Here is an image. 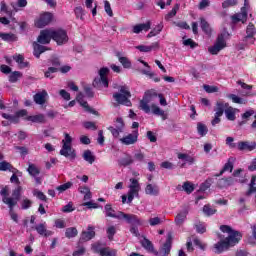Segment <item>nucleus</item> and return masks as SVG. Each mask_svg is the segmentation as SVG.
<instances>
[{
    "label": "nucleus",
    "mask_w": 256,
    "mask_h": 256,
    "mask_svg": "<svg viewBox=\"0 0 256 256\" xmlns=\"http://www.w3.org/2000/svg\"><path fill=\"white\" fill-rule=\"evenodd\" d=\"M11 169H13V166L9 162H0V171H11Z\"/></svg>",
    "instance_id": "bf43d9fd"
},
{
    "label": "nucleus",
    "mask_w": 256,
    "mask_h": 256,
    "mask_svg": "<svg viewBox=\"0 0 256 256\" xmlns=\"http://www.w3.org/2000/svg\"><path fill=\"white\" fill-rule=\"evenodd\" d=\"M203 87L206 93H217L219 91V87L217 86L204 85Z\"/></svg>",
    "instance_id": "69168bd1"
},
{
    "label": "nucleus",
    "mask_w": 256,
    "mask_h": 256,
    "mask_svg": "<svg viewBox=\"0 0 256 256\" xmlns=\"http://www.w3.org/2000/svg\"><path fill=\"white\" fill-rule=\"evenodd\" d=\"M117 233V230L115 229V226H110L107 229V235H108V239L110 241H113V237L114 235Z\"/></svg>",
    "instance_id": "680f3d73"
},
{
    "label": "nucleus",
    "mask_w": 256,
    "mask_h": 256,
    "mask_svg": "<svg viewBox=\"0 0 256 256\" xmlns=\"http://www.w3.org/2000/svg\"><path fill=\"white\" fill-rule=\"evenodd\" d=\"M4 203H5V205H8V207L10 209V217H11L12 221H15V223H18L19 216L17 215V213L13 212V207H15V205H17V201L13 200V199L4 198Z\"/></svg>",
    "instance_id": "2eb2a0df"
},
{
    "label": "nucleus",
    "mask_w": 256,
    "mask_h": 256,
    "mask_svg": "<svg viewBox=\"0 0 256 256\" xmlns=\"http://www.w3.org/2000/svg\"><path fill=\"white\" fill-rule=\"evenodd\" d=\"M57 71H59V68L49 67L48 70L44 72V77H46V79H53L55 77L53 74L57 73Z\"/></svg>",
    "instance_id": "37998d69"
},
{
    "label": "nucleus",
    "mask_w": 256,
    "mask_h": 256,
    "mask_svg": "<svg viewBox=\"0 0 256 256\" xmlns=\"http://www.w3.org/2000/svg\"><path fill=\"white\" fill-rule=\"evenodd\" d=\"M92 250L94 251V253H99L101 255V251H103V247L101 243L96 242L92 244Z\"/></svg>",
    "instance_id": "338daca9"
},
{
    "label": "nucleus",
    "mask_w": 256,
    "mask_h": 256,
    "mask_svg": "<svg viewBox=\"0 0 256 256\" xmlns=\"http://www.w3.org/2000/svg\"><path fill=\"white\" fill-rule=\"evenodd\" d=\"M187 215H189V211L184 210L182 212H179L175 217V223L178 226H181L187 221Z\"/></svg>",
    "instance_id": "4be33fe9"
},
{
    "label": "nucleus",
    "mask_w": 256,
    "mask_h": 256,
    "mask_svg": "<svg viewBox=\"0 0 256 256\" xmlns=\"http://www.w3.org/2000/svg\"><path fill=\"white\" fill-rule=\"evenodd\" d=\"M0 39H3V41H8L9 43H13L14 41H17V36L13 33L0 32Z\"/></svg>",
    "instance_id": "473e14b6"
},
{
    "label": "nucleus",
    "mask_w": 256,
    "mask_h": 256,
    "mask_svg": "<svg viewBox=\"0 0 256 256\" xmlns=\"http://www.w3.org/2000/svg\"><path fill=\"white\" fill-rule=\"evenodd\" d=\"M151 29V21H147L146 23H141V24H136L132 27V32L135 33L136 35H139L142 31H149Z\"/></svg>",
    "instance_id": "a211bd4d"
},
{
    "label": "nucleus",
    "mask_w": 256,
    "mask_h": 256,
    "mask_svg": "<svg viewBox=\"0 0 256 256\" xmlns=\"http://www.w3.org/2000/svg\"><path fill=\"white\" fill-rule=\"evenodd\" d=\"M197 131L201 137H205V134L208 133L207 126L201 122L197 124Z\"/></svg>",
    "instance_id": "49530a36"
},
{
    "label": "nucleus",
    "mask_w": 256,
    "mask_h": 256,
    "mask_svg": "<svg viewBox=\"0 0 256 256\" xmlns=\"http://www.w3.org/2000/svg\"><path fill=\"white\" fill-rule=\"evenodd\" d=\"M141 188H135L129 186V191H128V203H132L133 199H135V196L137 197L139 195V190Z\"/></svg>",
    "instance_id": "7c9ffc66"
},
{
    "label": "nucleus",
    "mask_w": 256,
    "mask_h": 256,
    "mask_svg": "<svg viewBox=\"0 0 256 256\" xmlns=\"http://www.w3.org/2000/svg\"><path fill=\"white\" fill-rule=\"evenodd\" d=\"M229 99L232 100L233 103H237L238 105H246L247 104V100H244L243 98L235 95V94H230Z\"/></svg>",
    "instance_id": "58836bf2"
},
{
    "label": "nucleus",
    "mask_w": 256,
    "mask_h": 256,
    "mask_svg": "<svg viewBox=\"0 0 256 256\" xmlns=\"http://www.w3.org/2000/svg\"><path fill=\"white\" fill-rule=\"evenodd\" d=\"M115 127L119 130V131H123L124 127H125V122H123V118H117L115 121Z\"/></svg>",
    "instance_id": "e2e57ef3"
},
{
    "label": "nucleus",
    "mask_w": 256,
    "mask_h": 256,
    "mask_svg": "<svg viewBox=\"0 0 256 256\" xmlns=\"http://www.w3.org/2000/svg\"><path fill=\"white\" fill-rule=\"evenodd\" d=\"M28 173L32 177H37L41 173V170L35 164H29Z\"/></svg>",
    "instance_id": "ea45409f"
},
{
    "label": "nucleus",
    "mask_w": 256,
    "mask_h": 256,
    "mask_svg": "<svg viewBox=\"0 0 256 256\" xmlns=\"http://www.w3.org/2000/svg\"><path fill=\"white\" fill-rule=\"evenodd\" d=\"M100 79H95L93 82L94 87H97L98 83H102L104 87H109V80L107 76L109 75V68H102L99 71Z\"/></svg>",
    "instance_id": "f8f14e48"
},
{
    "label": "nucleus",
    "mask_w": 256,
    "mask_h": 256,
    "mask_svg": "<svg viewBox=\"0 0 256 256\" xmlns=\"http://www.w3.org/2000/svg\"><path fill=\"white\" fill-rule=\"evenodd\" d=\"M238 1L237 0H225L222 3L223 9H229V7H235L237 5Z\"/></svg>",
    "instance_id": "6e6d98bb"
},
{
    "label": "nucleus",
    "mask_w": 256,
    "mask_h": 256,
    "mask_svg": "<svg viewBox=\"0 0 256 256\" xmlns=\"http://www.w3.org/2000/svg\"><path fill=\"white\" fill-rule=\"evenodd\" d=\"M139 140V130H134L132 133L120 138L122 145H135Z\"/></svg>",
    "instance_id": "1a4fd4ad"
},
{
    "label": "nucleus",
    "mask_w": 256,
    "mask_h": 256,
    "mask_svg": "<svg viewBox=\"0 0 256 256\" xmlns=\"http://www.w3.org/2000/svg\"><path fill=\"white\" fill-rule=\"evenodd\" d=\"M0 195L2 196V201L5 203V199H13L12 197H9V186H5L1 189Z\"/></svg>",
    "instance_id": "8fccbe9b"
},
{
    "label": "nucleus",
    "mask_w": 256,
    "mask_h": 256,
    "mask_svg": "<svg viewBox=\"0 0 256 256\" xmlns=\"http://www.w3.org/2000/svg\"><path fill=\"white\" fill-rule=\"evenodd\" d=\"M54 227H56V229H65L67 227V224L63 219H56L54 221Z\"/></svg>",
    "instance_id": "4d7b16f0"
},
{
    "label": "nucleus",
    "mask_w": 256,
    "mask_h": 256,
    "mask_svg": "<svg viewBox=\"0 0 256 256\" xmlns=\"http://www.w3.org/2000/svg\"><path fill=\"white\" fill-rule=\"evenodd\" d=\"M10 5L13 9V12L18 13V11L25 8V6L27 5V0H17V3L11 2Z\"/></svg>",
    "instance_id": "b1692460"
},
{
    "label": "nucleus",
    "mask_w": 256,
    "mask_h": 256,
    "mask_svg": "<svg viewBox=\"0 0 256 256\" xmlns=\"http://www.w3.org/2000/svg\"><path fill=\"white\" fill-rule=\"evenodd\" d=\"M226 171L233 173V158L228 159L227 163L224 165L217 177H221V175H223V173H225Z\"/></svg>",
    "instance_id": "c756f323"
},
{
    "label": "nucleus",
    "mask_w": 256,
    "mask_h": 256,
    "mask_svg": "<svg viewBox=\"0 0 256 256\" xmlns=\"http://www.w3.org/2000/svg\"><path fill=\"white\" fill-rule=\"evenodd\" d=\"M51 39H53V30L46 29L40 32L37 41L41 45H49V43H51Z\"/></svg>",
    "instance_id": "9b49d317"
},
{
    "label": "nucleus",
    "mask_w": 256,
    "mask_h": 256,
    "mask_svg": "<svg viewBox=\"0 0 256 256\" xmlns=\"http://www.w3.org/2000/svg\"><path fill=\"white\" fill-rule=\"evenodd\" d=\"M14 61L18 63V65L21 67V69H25V67H29V63L25 62V57L23 55L18 54L13 56Z\"/></svg>",
    "instance_id": "2f4dec72"
},
{
    "label": "nucleus",
    "mask_w": 256,
    "mask_h": 256,
    "mask_svg": "<svg viewBox=\"0 0 256 256\" xmlns=\"http://www.w3.org/2000/svg\"><path fill=\"white\" fill-rule=\"evenodd\" d=\"M0 11L2 13H5L6 15H8V17H13V10H9V8L7 7V3H5V1H2L0 3Z\"/></svg>",
    "instance_id": "c03bdc74"
},
{
    "label": "nucleus",
    "mask_w": 256,
    "mask_h": 256,
    "mask_svg": "<svg viewBox=\"0 0 256 256\" xmlns=\"http://www.w3.org/2000/svg\"><path fill=\"white\" fill-rule=\"evenodd\" d=\"M200 27L206 35L211 36V26L209 25V22L205 20V18H200Z\"/></svg>",
    "instance_id": "cd10ccee"
},
{
    "label": "nucleus",
    "mask_w": 256,
    "mask_h": 256,
    "mask_svg": "<svg viewBox=\"0 0 256 256\" xmlns=\"http://www.w3.org/2000/svg\"><path fill=\"white\" fill-rule=\"evenodd\" d=\"M133 161V157L128 155L120 160V165L127 167L128 165H132Z\"/></svg>",
    "instance_id": "3c124183"
},
{
    "label": "nucleus",
    "mask_w": 256,
    "mask_h": 256,
    "mask_svg": "<svg viewBox=\"0 0 256 256\" xmlns=\"http://www.w3.org/2000/svg\"><path fill=\"white\" fill-rule=\"evenodd\" d=\"M33 99L36 105H45V103H47V100L49 99V94L46 92V90H42L36 93L33 96Z\"/></svg>",
    "instance_id": "4468645a"
},
{
    "label": "nucleus",
    "mask_w": 256,
    "mask_h": 256,
    "mask_svg": "<svg viewBox=\"0 0 256 256\" xmlns=\"http://www.w3.org/2000/svg\"><path fill=\"white\" fill-rule=\"evenodd\" d=\"M136 49H138V51H140L141 53H151V51H155L159 49V42H154L149 46L139 45V46H136Z\"/></svg>",
    "instance_id": "6ab92c4d"
},
{
    "label": "nucleus",
    "mask_w": 256,
    "mask_h": 256,
    "mask_svg": "<svg viewBox=\"0 0 256 256\" xmlns=\"http://www.w3.org/2000/svg\"><path fill=\"white\" fill-rule=\"evenodd\" d=\"M83 127L85 129H91L92 131H97V124H95V122H84Z\"/></svg>",
    "instance_id": "0e129e2a"
},
{
    "label": "nucleus",
    "mask_w": 256,
    "mask_h": 256,
    "mask_svg": "<svg viewBox=\"0 0 256 256\" xmlns=\"http://www.w3.org/2000/svg\"><path fill=\"white\" fill-rule=\"evenodd\" d=\"M141 245L142 247H144V249H146V251H149L150 253L155 254V248L153 247V243L149 239L144 238L141 241Z\"/></svg>",
    "instance_id": "72a5a7b5"
},
{
    "label": "nucleus",
    "mask_w": 256,
    "mask_h": 256,
    "mask_svg": "<svg viewBox=\"0 0 256 256\" xmlns=\"http://www.w3.org/2000/svg\"><path fill=\"white\" fill-rule=\"evenodd\" d=\"M163 23H160L156 25L148 34H147V39H151V37H157L161 31H163Z\"/></svg>",
    "instance_id": "393cba45"
},
{
    "label": "nucleus",
    "mask_w": 256,
    "mask_h": 256,
    "mask_svg": "<svg viewBox=\"0 0 256 256\" xmlns=\"http://www.w3.org/2000/svg\"><path fill=\"white\" fill-rule=\"evenodd\" d=\"M73 143V138L68 133H65V138L62 140V149L60 150V155L64 157H69L70 159H75L77 154L75 153V149L71 146Z\"/></svg>",
    "instance_id": "39448f33"
},
{
    "label": "nucleus",
    "mask_w": 256,
    "mask_h": 256,
    "mask_svg": "<svg viewBox=\"0 0 256 256\" xmlns=\"http://www.w3.org/2000/svg\"><path fill=\"white\" fill-rule=\"evenodd\" d=\"M51 21H53V13L45 12L35 21V26L38 27V29H43V27H47Z\"/></svg>",
    "instance_id": "6e6552de"
},
{
    "label": "nucleus",
    "mask_w": 256,
    "mask_h": 256,
    "mask_svg": "<svg viewBox=\"0 0 256 256\" xmlns=\"http://www.w3.org/2000/svg\"><path fill=\"white\" fill-rule=\"evenodd\" d=\"M83 159L84 161H87V163H90V165H93V163H95V156L93 155V152H91V150L84 151Z\"/></svg>",
    "instance_id": "f704fd0d"
},
{
    "label": "nucleus",
    "mask_w": 256,
    "mask_h": 256,
    "mask_svg": "<svg viewBox=\"0 0 256 256\" xmlns=\"http://www.w3.org/2000/svg\"><path fill=\"white\" fill-rule=\"evenodd\" d=\"M173 245V235L171 233L168 234L166 242L163 244V246L160 248V251L154 252V255L156 256H169V253H171V247Z\"/></svg>",
    "instance_id": "0eeeda50"
},
{
    "label": "nucleus",
    "mask_w": 256,
    "mask_h": 256,
    "mask_svg": "<svg viewBox=\"0 0 256 256\" xmlns=\"http://www.w3.org/2000/svg\"><path fill=\"white\" fill-rule=\"evenodd\" d=\"M256 33L255 25L249 24L246 29V37H253Z\"/></svg>",
    "instance_id": "052dcab7"
},
{
    "label": "nucleus",
    "mask_w": 256,
    "mask_h": 256,
    "mask_svg": "<svg viewBox=\"0 0 256 256\" xmlns=\"http://www.w3.org/2000/svg\"><path fill=\"white\" fill-rule=\"evenodd\" d=\"M237 149L238 151H254V149H256V143L249 141H240L237 144Z\"/></svg>",
    "instance_id": "f3484780"
},
{
    "label": "nucleus",
    "mask_w": 256,
    "mask_h": 256,
    "mask_svg": "<svg viewBox=\"0 0 256 256\" xmlns=\"http://www.w3.org/2000/svg\"><path fill=\"white\" fill-rule=\"evenodd\" d=\"M146 195H152L154 197H157L159 195V186L155 184H147L145 188Z\"/></svg>",
    "instance_id": "5701e85b"
},
{
    "label": "nucleus",
    "mask_w": 256,
    "mask_h": 256,
    "mask_svg": "<svg viewBox=\"0 0 256 256\" xmlns=\"http://www.w3.org/2000/svg\"><path fill=\"white\" fill-rule=\"evenodd\" d=\"M119 92L113 94V99L116 101L118 105H125L126 107H131L133 104L131 103V91L129 90V86L122 85L118 87Z\"/></svg>",
    "instance_id": "20e7f679"
},
{
    "label": "nucleus",
    "mask_w": 256,
    "mask_h": 256,
    "mask_svg": "<svg viewBox=\"0 0 256 256\" xmlns=\"http://www.w3.org/2000/svg\"><path fill=\"white\" fill-rule=\"evenodd\" d=\"M34 55L37 57V59H39V57H41V53H45L46 51H48L49 49H47V47L41 45V44H37V42H34Z\"/></svg>",
    "instance_id": "a878e982"
},
{
    "label": "nucleus",
    "mask_w": 256,
    "mask_h": 256,
    "mask_svg": "<svg viewBox=\"0 0 256 256\" xmlns=\"http://www.w3.org/2000/svg\"><path fill=\"white\" fill-rule=\"evenodd\" d=\"M179 7H180L179 4H175L172 10L168 14H166L165 20L170 21L171 19H173V17L177 15V11H179Z\"/></svg>",
    "instance_id": "a19ab883"
},
{
    "label": "nucleus",
    "mask_w": 256,
    "mask_h": 256,
    "mask_svg": "<svg viewBox=\"0 0 256 256\" xmlns=\"http://www.w3.org/2000/svg\"><path fill=\"white\" fill-rule=\"evenodd\" d=\"M101 256H117V251L109 248V247H106V248H103V250H101Z\"/></svg>",
    "instance_id": "de8ad7c7"
},
{
    "label": "nucleus",
    "mask_w": 256,
    "mask_h": 256,
    "mask_svg": "<svg viewBox=\"0 0 256 256\" xmlns=\"http://www.w3.org/2000/svg\"><path fill=\"white\" fill-rule=\"evenodd\" d=\"M73 187V182H66L58 187H56V191L59 193H65L67 189H71Z\"/></svg>",
    "instance_id": "a18cd8bd"
},
{
    "label": "nucleus",
    "mask_w": 256,
    "mask_h": 256,
    "mask_svg": "<svg viewBox=\"0 0 256 256\" xmlns=\"http://www.w3.org/2000/svg\"><path fill=\"white\" fill-rule=\"evenodd\" d=\"M236 17H238V20H240L242 23H245V21H247V10L242 8L241 12L236 14Z\"/></svg>",
    "instance_id": "603ef678"
},
{
    "label": "nucleus",
    "mask_w": 256,
    "mask_h": 256,
    "mask_svg": "<svg viewBox=\"0 0 256 256\" xmlns=\"http://www.w3.org/2000/svg\"><path fill=\"white\" fill-rule=\"evenodd\" d=\"M220 231H222V233H227L228 236L214 244V253L217 255L228 251L230 247H235V245H237V243H239L243 238V234H241V232L233 230L229 225H221Z\"/></svg>",
    "instance_id": "f257e3e1"
},
{
    "label": "nucleus",
    "mask_w": 256,
    "mask_h": 256,
    "mask_svg": "<svg viewBox=\"0 0 256 256\" xmlns=\"http://www.w3.org/2000/svg\"><path fill=\"white\" fill-rule=\"evenodd\" d=\"M32 205H33V201H31L29 198H25L21 201V209H24V210L30 209Z\"/></svg>",
    "instance_id": "864d4df0"
},
{
    "label": "nucleus",
    "mask_w": 256,
    "mask_h": 256,
    "mask_svg": "<svg viewBox=\"0 0 256 256\" xmlns=\"http://www.w3.org/2000/svg\"><path fill=\"white\" fill-rule=\"evenodd\" d=\"M77 235H79V231L76 227L67 228L65 231V237H67V239H73L77 237Z\"/></svg>",
    "instance_id": "c9c22d12"
},
{
    "label": "nucleus",
    "mask_w": 256,
    "mask_h": 256,
    "mask_svg": "<svg viewBox=\"0 0 256 256\" xmlns=\"http://www.w3.org/2000/svg\"><path fill=\"white\" fill-rule=\"evenodd\" d=\"M26 121H31L32 123H45V115L44 114H38L34 116H27Z\"/></svg>",
    "instance_id": "bb28decb"
},
{
    "label": "nucleus",
    "mask_w": 256,
    "mask_h": 256,
    "mask_svg": "<svg viewBox=\"0 0 256 256\" xmlns=\"http://www.w3.org/2000/svg\"><path fill=\"white\" fill-rule=\"evenodd\" d=\"M52 39L53 41H56L58 45H63V43L69 41V37H67V32L65 30H52Z\"/></svg>",
    "instance_id": "9d476101"
},
{
    "label": "nucleus",
    "mask_w": 256,
    "mask_h": 256,
    "mask_svg": "<svg viewBox=\"0 0 256 256\" xmlns=\"http://www.w3.org/2000/svg\"><path fill=\"white\" fill-rule=\"evenodd\" d=\"M19 77H21V72H19V71L13 72L9 76L10 83H17V81L19 80Z\"/></svg>",
    "instance_id": "13d9d810"
},
{
    "label": "nucleus",
    "mask_w": 256,
    "mask_h": 256,
    "mask_svg": "<svg viewBox=\"0 0 256 256\" xmlns=\"http://www.w3.org/2000/svg\"><path fill=\"white\" fill-rule=\"evenodd\" d=\"M76 99L78 101V103H80V105L82 107H84V109H86L87 111H89V113H92L93 110H91V108L89 107V104L87 103V101L83 100V93H79L77 96H76Z\"/></svg>",
    "instance_id": "e433bc0d"
},
{
    "label": "nucleus",
    "mask_w": 256,
    "mask_h": 256,
    "mask_svg": "<svg viewBox=\"0 0 256 256\" xmlns=\"http://www.w3.org/2000/svg\"><path fill=\"white\" fill-rule=\"evenodd\" d=\"M34 229L42 237H51L53 235V231L47 230V222L37 224Z\"/></svg>",
    "instance_id": "ddd939ff"
},
{
    "label": "nucleus",
    "mask_w": 256,
    "mask_h": 256,
    "mask_svg": "<svg viewBox=\"0 0 256 256\" xmlns=\"http://www.w3.org/2000/svg\"><path fill=\"white\" fill-rule=\"evenodd\" d=\"M203 213H205V215L211 216L215 215L217 213V210L211 207V205L207 204L203 207Z\"/></svg>",
    "instance_id": "09e8293b"
},
{
    "label": "nucleus",
    "mask_w": 256,
    "mask_h": 256,
    "mask_svg": "<svg viewBox=\"0 0 256 256\" xmlns=\"http://www.w3.org/2000/svg\"><path fill=\"white\" fill-rule=\"evenodd\" d=\"M33 195L37 197V199H40V201H47V196L38 189L33 190Z\"/></svg>",
    "instance_id": "5fc2aeb1"
},
{
    "label": "nucleus",
    "mask_w": 256,
    "mask_h": 256,
    "mask_svg": "<svg viewBox=\"0 0 256 256\" xmlns=\"http://www.w3.org/2000/svg\"><path fill=\"white\" fill-rule=\"evenodd\" d=\"M183 190L190 195V193L195 191V185L189 181L184 182V184L182 185Z\"/></svg>",
    "instance_id": "79ce46f5"
},
{
    "label": "nucleus",
    "mask_w": 256,
    "mask_h": 256,
    "mask_svg": "<svg viewBox=\"0 0 256 256\" xmlns=\"http://www.w3.org/2000/svg\"><path fill=\"white\" fill-rule=\"evenodd\" d=\"M116 56L124 69H131V60H129V58L121 56V53L119 52Z\"/></svg>",
    "instance_id": "c85d7f7f"
},
{
    "label": "nucleus",
    "mask_w": 256,
    "mask_h": 256,
    "mask_svg": "<svg viewBox=\"0 0 256 256\" xmlns=\"http://www.w3.org/2000/svg\"><path fill=\"white\" fill-rule=\"evenodd\" d=\"M158 95L159 94L157 93V91L153 89L147 90L144 93L142 100H140L139 109L147 114L151 113L152 111L154 115H159L160 117H162L163 121H165L167 120V114L164 110L160 109V107L156 104H152L151 106H149L152 101H155V99H157Z\"/></svg>",
    "instance_id": "f03ea898"
},
{
    "label": "nucleus",
    "mask_w": 256,
    "mask_h": 256,
    "mask_svg": "<svg viewBox=\"0 0 256 256\" xmlns=\"http://www.w3.org/2000/svg\"><path fill=\"white\" fill-rule=\"evenodd\" d=\"M225 47H227L225 34H219L214 45L208 48V52L210 55H218L219 51H223Z\"/></svg>",
    "instance_id": "423d86ee"
},
{
    "label": "nucleus",
    "mask_w": 256,
    "mask_h": 256,
    "mask_svg": "<svg viewBox=\"0 0 256 256\" xmlns=\"http://www.w3.org/2000/svg\"><path fill=\"white\" fill-rule=\"evenodd\" d=\"M225 116L228 119V121H235L237 119V113H239V109L233 108L231 106H228L224 110Z\"/></svg>",
    "instance_id": "aec40b11"
},
{
    "label": "nucleus",
    "mask_w": 256,
    "mask_h": 256,
    "mask_svg": "<svg viewBox=\"0 0 256 256\" xmlns=\"http://www.w3.org/2000/svg\"><path fill=\"white\" fill-rule=\"evenodd\" d=\"M228 107H229V103L223 100H219L216 103V108L214 109V111L217 115H223V113H225V109H227Z\"/></svg>",
    "instance_id": "412c9836"
},
{
    "label": "nucleus",
    "mask_w": 256,
    "mask_h": 256,
    "mask_svg": "<svg viewBox=\"0 0 256 256\" xmlns=\"http://www.w3.org/2000/svg\"><path fill=\"white\" fill-rule=\"evenodd\" d=\"M21 191H23V187L18 186L12 192V200L16 201V205H17V202L19 201V199H21Z\"/></svg>",
    "instance_id": "4c0bfd02"
},
{
    "label": "nucleus",
    "mask_w": 256,
    "mask_h": 256,
    "mask_svg": "<svg viewBox=\"0 0 256 256\" xmlns=\"http://www.w3.org/2000/svg\"><path fill=\"white\" fill-rule=\"evenodd\" d=\"M95 237V228L93 225H88L87 231H82L80 241H91Z\"/></svg>",
    "instance_id": "dca6fc26"
},
{
    "label": "nucleus",
    "mask_w": 256,
    "mask_h": 256,
    "mask_svg": "<svg viewBox=\"0 0 256 256\" xmlns=\"http://www.w3.org/2000/svg\"><path fill=\"white\" fill-rule=\"evenodd\" d=\"M105 212L106 217H112L113 219H125L126 223H128L129 225H143V220H141L139 216L135 214H126L124 212H118V214H115V210H113L111 204L105 205Z\"/></svg>",
    "instance_id": "7ed1b4c3"
},
{
    "label": "nucleus",
    "mask_w": 256,
    "mask_h": 256,
    "mask_svg": "<svg viewBox=\"0 0 256 256\" xmlns=\"http://www.w3.org/2000/svg\"><path fill=\"white\" fill-rule=\"evenodd\" d=\"M85 251H86L85 247L81 246L77 250H75L72 255L73 256H82V255H85Z\"/></svg>",
    "instance_id": "774afa93"
}]
</instances>
